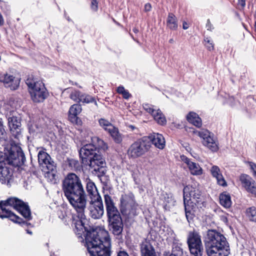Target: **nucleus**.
<instances>
[{"label": "nucleus", "mask_w": 256, "mask_h": 256, "mask_svg": "<svg viewBox=\"0 0 256 256\" xmlns=\"http://www.w3.org/2000/svg\"><path fill=\"white\" fill-rule=\"evenodd\" d=\"M132 30H133V32H134L135 34H138V33L139 32V30H138V28H137V27H134V28L132 29Z\"/></svg>", "instance_id": "6e6d98bb"}, {"label": "nucleus", "mask_w": 256, "mask_h": 256, "mask_svg": "<svg viewBox=\"0 0 256 256\" xmlns=\"http://www.w3.org/2000/svg\"><path fill=\"white\" fill-rule=\"evenodd\" d=\"M219 202L220 204L226 208L231 207L232 201L230 194L227 192H223L219 196Z\"/></svg>", "instance_id": "a878e982"}, {"label": "nucleus", "mask_w": 256, "mask_h": 256, "mask_svg": "<svg viewBox=\"0 0 256 256\" xmlns=\"http://www.w3.org/2000/svg\"><path fill=\"white\" fill-rule=\"evenodd\" d=\"M10 89L12 90H14L16 89L15 86H13L10 87Z\"/></svg>", "instance_id": "052dcab7"}, {"label": "nucleus", "mask_w": 256, "mask_h": 256, "mask_svg": "<svg viewBox=\"0 0 256 256\" xmlns=\"http://www.w3.org/2000/svg\"><path fill=\"white\" fill-rule=\"evenodd\" d=\"M82 108L79 104H75L71 106L68 110V119L74 124L78 126H82V120L78 117V115L82 112Z\"/></svg>", "instance_id": "a211bd4d"}, {"label": "nucleus", "mask_w": 256, "mask_h": 256, "mask_svg": "<svg viewBox=\"0 0 256 256\" xmlns=\"http://www.w3.org/2000/svg\"><path fill=\"white\" fill-rule=\"evenodd\" d=\"M189 130L186 128V130L189 132L195 134L202 139V142L204 146L208 147L212 152H216L218 150V144L214 139V134L206 129H202L200 130H196L193 128H189Z\"/></svg>", "instance_id": "9b49d317"}, {"label": "nucleus", "mask_w": 256, "mask_h": 256, "mask_svg": "<svg viewBox=\"0 0 256 256\" xmlns=\"http://www.w3.org/2000/svg\"><path fill=\"white\" fill-rule=\"evenodd\" d=\"M90 215L94 219H99L104 214V206L101 196L91 199L88 207Z\"/></svg>", "instance_id": "4468645a"}, {"label": "nucleus", "mask_w": 256, "mask_h": 256, "mask_svg": "<svg viewBox=\"0 0 256 256\" xmlns=\"http://www.w3.org/2000/svg\"><path fill=\"white\" fill-rule=\"evenodd\" d=\"M66 163L71 170L80 171L82 169V166L80 164L78 160H76L67 158Z\"/></svg>", "instance_id": "2f4dec72"}, {"label": "nucleus", "mask_w": 256, "mask_h": 256, "mask_svg": "<svg viewBox=\"0 0 256 256\" xmlns=\"http://www.w3.org/2000/svg\"><path fill=\"white\" fill-rule=\"evenodd\" d=\"M86 191L88 196L90 200L101 196L98 192L94 182L90 178L86 180Z\"/></svg>", "instance_id": "4be33fe9"}, {"label": "nucleus", "mask_w": 256, "mask_h": 256, "mask_svg": "<svg viewBox=\"0 0 256 256\" xmlns=\"http://www.w3.org/2000/svg\"><path fill=\"white\" fill-rule=\"evenodd\" d=\"M246 216L250 222H256V207L252 206L246 209Z\"/></svg>", "instance_id": "c9c22d12"}, {"label": "nucleus", "mask_w": 256, "mask_h": 256, "mask_svg": "<svg viewBox=\"0 0 256 256\" xmlns=\"http://www.w3.org/2000/svg\"><path fill=\"white\" fill-rule=\"evenodd\" d=\"M246 0H238L236 8L240 10H244L246 6Z\"/></svg>", "instance_id": "37998d69"}, {"label": "nucleus", "mask_w": 256, "mask_h": 256, "mask_svg": "<svg viewBox=\"0 0 256 256\" xmlns=\"http://www.w3.org/2000/svg\"><path fill=\"white\" fill-rule=\"evenodd\" d=\"M187 244L190 254L194 256H202L203 246L201 236L195 230L188 232Z\"/></svg>", "instance_id": "9d476101"}, {"label": "nucleus", "mask_w": 256, "mask_h": 256, "mask_svg": "<svg viewBox=\"0 0 256 256\" xmlns=\"http://www.w3.org/2000/svg\"><path fill=\"white\" fill-rule=\"evenodd\" d=\"M70 98L78 104L80 102L83 104H89L94 102L95 104H97L96 100L93 97L86 93H83L78 90H74L72 91L70 94Z\"/></svg>", "instance_id": "dca6fc26"}, {"label": "nucleus", "mask_w": 256, "mask_h": 256, "mask_svg": "<svg viewBox=\"0 0 256 256\" xmlns=\"http://www.w3.org/2000/svg\"><path fill=\"white\" fill-rule=\"evenodd\" d=\"M188 168L192 175L200 176L202 174L203 170L197 163L192 162L188 166Z\"/></svg>", "instance_id": "f704fd0d"}, {"label": "nucleus", "mask_w": 256, "mask_h": 256, "mask_svg": "<svg viewBox=\"0 0 256 256\" xmlns=\"http://www.w3.org/2000/svg\"><path fill=\"white\" fill-rule=\"evenodd\" d=\"M249 165L251 170L254 173V175L256 176V164L254 162H250Z\"/></svg>", "instance_id": "49530a36"}, {"label": "nucleus", "mask_w": 256, "mask_h": 256, "mask_svg": "<svg viewBox=\"0 0 256 256\" xmlns=\"http://www.w3.org/2000/svg\"><path fill=\"white\" fill-rule=\"evenodd\" d=\"M90 7L91 10L94 12H96L98 8V0H90Z\"/></svg>", "instance_id": "79ce46f5"}, {"label": "nucleus", "mask_w": 256, "mask_h": 256, "mask_svg": "<svg viewBox=\"0 0 256 256\" xmlns=\"http://www.w3.org/2000/svg\"><path fill=\"white\" fill-rule=\"evenodd\" d=\"M173 42H174V40H173V39H172V38H171V39H170V40H169V42H170V43L172 44V43Z\"/></svg>", "instance_id": "bf43d9fd"}, {"label": "nucleus", "mask_w": 256, "mask_h": 256, "mask_svg": "<svg viewBox=\"0 0 256 256\" xmlns=\"http://www.w3.org/2000/svg\"><path fill=\"white\" fill-rule=\"evenodd\" d=\"M11 209L16 210V198L10 197L7 200L0 202V218H7L14 223L16 215L12 212Z\"/></svg>", "instance_id": "f8f14e48"}, {"label": "nucleus", "mask_w": 256, "mask_h": 256, "mask_svg": "<svg viewBox=\"0 0 256 256\" xmlns=\"http://www.w3.org/2000/svg\"><path fill=\"white\" fill-rule=\"evenodd\" d=\"M154 106L148 104H143V108L144 110L148 113L150 114L152 116L156 112V110L154 108Z\"/></svg>", "instance_id": "a19ab883"}, {"label": "nucleus", "mask_w": 256, "mask_h": 256, "mask_svg": "<svg viewBox=\"0 0 256 256\" xmlns=\"http://www.w3.org/2000/svg\"><path fill=\"white\" fill-rule=\"evenodd\" d=\"M38 156V163L42 166L44 171L49 173L56 170V164L47 152L44 150H40Z\"/></svg>", "instance_id": "2eb2a0df"}, {"label": "nucleus", "mask_w": 256, "mask_h": 256, "mask_svg": "<svg viewBox=\"0 0 256 256\" xmlns=\"http://www.w3.org/2000/svg\"><path fill=\"white\" fill-rule=\"evenodd\" d=\"M26 231H27V232L28 233V234H31L32 233V232H30L29 230H27Z\"/></svg>", "instance_id": "680f3d73"}, {"label": "nucleus", "mask_w": 256, "mask_h": 256, "mask_svg": "<svg viewBox=\"0 0 256 256\" xmlns=\"http://www.w3.org/2000/svg\"><path fill=\"white\" fill-rule=\"evenodd\" d=\"M91 144H92L96 148V150L99 153L100 150L105 152L108 149L107 144L102 139L98 136H93L91 138Z\"/></svg>", "instance_id": "c85d7f7f"}, {"label": "nucleus", "mask_w": 256, "mask_h": 256, "mask_svg": "<svg viewBox=\"0 0 256 256\" xmlns=\"http://www.w3.org/2000/svg\"><path fill=\"white\" fill-rule=\"evenodd\" d=\"M189 27L188 24L186 22H184L182 23V28L184 30H187Z\"/></svg>", "instance_id": "864d4df0"}, {"label": "nucleus", "mask_w": 256, "mask_h": 256, "mask_svg": "<svg viewBox=\"0 0 256 256\" xmlns=\"http://www.w3.org/2000/svg\"><path fill=\"white\" fill-rule=\"evenodd\" d=\"M243 26H244V28L246 30H247L246 25L244 24H243Z\"/></svg>", "instance_id": "e2e57ef3"}, {"label": "nucleus", "mask_w": 256, "mask_h": 256, "mask_svg": "<svg viewBox=\"0 0 256 256\" xmlns=\"http://www.w3.org/2000/svg\"><path fill=\"white\" fill-rule=\"evenodd\" d=\"M192 198L195 200L197 203H198L202 201V192L196 186L188 184L184 188L183 199L192 200Z\"/></svg>", "instance_id": "f3484780"}, {"label": "nucleus", "mask_w": 256, "mask_h": 256, "mask_svg": "<svg viewBox=\"0 0 256 256\" xmlns=\"http://www.w3.org/2000/svg\"><path fill=\"white\" fill-rule=\"evenodd\" d=\"M167 27L172 30H176L178 28V22L176 17L172 13L168 14L166 20Z\"/></svg>", "instance_id": "7c9ffc66"}, {"label": "nucleus", "mask_w": 256, "mask_h": 256, "mask_svg": "<svg viewBox=\"0 0 256 256\" xmlns=\"http://www.w3.org/2000/svg\"><path fill=\"white\" fill-rule=\"evenodd\" d=\"M141 256H156L155 250L151 244L147 241L140 245Z\"/></svg>", "instance_id": "393cba45"}, {"label": "nucleus", "mask_w": 256, "mask_h": 256, "mask_svg": "<svg viewBox=\"0 0 256 256\" xmlns=\"http://www.w3.org/2000/svg\"><path fill=\"white\" fill-rule=\"evenodd\" d=\"M129 34H130V36L131 38L133 39V40L134 41H135L138 44L140 43L138 40V39L134 38V36L132 35V34L130 32H129Z\"/></svg>", "instance_id": "5fc2aeb1"}, {"label": "nucleus", "mask_w": 256, "mask_h": 256, "mask_svg": "<svg viewBox=\"0 0 256 256\" xmlns=\"http://www.w3.org/2000/svg\"><path fill=\"white\" fill-rule=\"evenodd\" d=\"M79 155L82 162L87 163L98 176H102L106 174L105 159L98 152L92 144L84 145L79 150Z\"/></svg>", "instance_id": "20e7f679"}, {"label": "nucleus", "mask_w": 256, "mask_h": 256, "mask_svg": "<svg viewBox=\"0 0 256 256\" xmlns=\"http://www.w3.org/2000/svg\"><path fill=\"white\" fill-rule=\"evenodd\" d=\"M210 172L212 177L216 178L218 184L224 187L227 186L226 182L218 166H213L210 170Z\"/></svg>", "instance_id": "5701e85b"}, {"label": "nucleus", "mask_w": 256, "mask_h": 256, "mask_svg": "<svg viewBox=\"0 0 256 256\" xmlns=\"http://www.w3.org/2000/svg\"><path fill=\"white\" fill-rule=\"evenodd\" d=\"M99 124L106 131L108 132V128H111L114 126L107 120L101 118L98 120Z\"/></svg>", "instance_id": "58836bf2"}, {"label": "nucleus", "mask_w": 256, "mask_h": 256, "mask_svg": "<svg viewBox=\"0 0 256 256\" xmlns=\"http://www.w3.org/2000/svg\"><path fill=\"white\" fill-rule=\"evenodd\" d=\"M116 256H130L128 253L124 250H120L117 253Z\"/></svg>", "instance_id": "603ef678"}, {"label": "nucleus", "mask_w": 256, "mask_h": 256, "mask_svg": "<svg viewBox=\"0 0 256 256\" xmlns=\"http://www.w3.org/2000/svg\"><path fill=\"white\" fill-rule=\"evenodd\" d=\"M108 226L110 231L118 238H122L124 229V223L118 208L112 199L108 194L104 195Z\"/></svg>", "instance_id": "423d86ee"}, {"label": "nucleus", "mask_w": 256, "mask_h": 256, "mask_svg": "<svg viewBox=\"0 0 256 256\" xmlns=\"http://www.w3.org/2000/svg\"><path fill=\"white\" fill-rule=\"evenodd\" d=\"M6 133L4 128L3 125L1 122H0V140L4 139L5 138Z\"/></svg>", "instance_id": "c03bdc74"}, {"label": "nucleus", "mask_w": 256, "mask_h": 256, "mask_svg": "<svg viewBox=\"0 0 256 256\" xmlns=\"http://www.w3.org/2000/svg\"><path fill=\"white\" fill-rule=\"evenodd\" d=\"M254 32L256 34V21H254Z\"/></svg>", "instance_id": "4d7b16f0"}, {"label": "nucleus", "mask_w": 256, "mask_h": 256, "mask_svg": "<svg viewBox=\"0 0 256 256\" xmlns=\"http://www.w3.org/2000/svg\"><path fill=\"white\" fill-rule=\"evenodd\" d=\"M17 212L26 220H24L17 216V224L22 226L28 227V226H31V224L28 222L32 219L31 210L28 203L17 198Z\"/></svg>", "instance_id": "ddd939ff"}, {"label": "nucleus", "mask_w": 256, "mask_h": 256, "mask_svg": "<svg viewBox=\"0 0 256 256\" xmlns=\"http://www.w3.org/2000/svg\"><path fill=\"white\" fill-rule=\"evenodd\" d=\"M64 196L77 212L72 216L73 223L76 226H82V222H87L84 214L86 195L80 178L74 173H68L62 182Z\"/></svg>", "instance_id": "f257e3e1"}, {"label": "nucleus", "mask_w": 256, "mask_h": 256, "mask_svg": "<svg viewBox=\"0 0 256 256\" xmlns=\"http://www.w3.org/2000/svg\"><path fill=\"white\" fill-rule=\"evenodd\" d=\"M138 207V204L132 192H130L122 194L119 208L120 212L124 216L132 218L136 216Z\"/></svg>", "instance_id": "6e6552de"}, {"label": "nucleus", "mask_w": 256, "mask_h": 256, "mask_svg": "<svg viewBox=\"0 0 256 256\" xmlns=\"http://www.w3.org/2000/svg\"><path fill=\"white\" fill-rule=\"evenodd\" d=\"M1 1H2V0H0V2H1Z\"/></svg>", "instance_id": "0e129e2a"}, {"label": "nucleus", "mask_w": 256, "mask_h": 256, "mask_svg": "<svg viewBox=\"0 0 256 256\" xmlns=\"http://www.w3.org/2000/svg\"><path fill=\"white\" fill-rule=\"evenodd\" d=\"M154 120L158 124L164 126L166 124V120L164 115L160 109L156 110V112L152 115Z\"/></svg>", "instance_id": "72a5a7b5"}, {"label": "nucleus", "mask_w": 256, "mask_h": 256, "mask_svg": "<svg viewBox=\"0 0 256 256\" xmlns=\"http://www.w3.org/2000/svg\"><path fill=\"white\" fill-rule=\"evenodd\" d=\"M186 120L197 128H200L202 126V120L199 116L195 112H190L186 116Z\"/></svg>", "instance_id": "bb28decb"}, {"label": "nucleus", "mask_w": 256, "mask_h": 256, "mask_svg": "<svg viewBox=\"0 0 256 256\" xmlns=\"http://www.w3.org/2000/svg\"><path fill=\"white\" fill-rule=\"evenodd\" d=\"M8 126L10 130L14 136H16V116L14 111L10 112L8 114ZM16 137V136H14Z\"/></svg>", "instance_id": "c756f323"}, {"label": "nucleus", "mask_w": 256, "mask_h": 256, "mask_svg": "<svg viewBox=\"0 0 256 256\" xmlns=\"http://www.w3.org/2000/svg\"><path fill=\"white\" fill-rule=\"evenodd\" d=\"M184 204L186 218L188 222L193 221L196 216V204L192 200H184Z\"/></svg>", "instance_id": "aec40b11"}, {"label": "nucleus", "mask_w": 256, "mask_h": 256, "mask_svg": "<svg viewBox=\"0 0 256 256\" xmlns=\"http://www.w3.org/2000/svg\"><path fill=\"white\" fill-rule=\"evenodd\" d=\"M206 28L208 30L212 31L214 28L212 24L210 19H208L206 22Z\"/></svg>", "instance_id": "09e8293b"}, {"label": "nucleus", "mask_w": 256, "mask_h": 256, "mask_svg": "<svg viewBox=\"0 0 256 256\" xmlns=\"http://www.w3.org/2000/svg\"><path fill=\"white\" fill-rule=\"evenodd\" d=\"M17 170H24L26 158L21 147L17 143Z\"/></svg>", "instance_id": "cd10ccee"}, {"label": "nucleus", "mask_w": 256, "mask_h": 256, "mask_svg": "<svg viewBox=\"0 0 256 256\" xmlns=\"http://www.w3.org/2000/svg\"><path fill=\"white\" fill-rule=\"evenodd\" d=\"M58 217L65 223L66 224H68V222L70 220H72V216L74 215H76V214H72V218L68 217L66 212V211L60 210L58 212ZM72 224H74V230H75L76 227L74 224L73 223V220H72Z\"/></svg>", "instance_id": "4c0bfd02"}, {"label": "nucleus", "mask_w": 256, "mask_h": 256, "mask_svg": "<svg viewBox=\"0 0 256 256\" xmlns=\"http://www.w3.org/2000/svg\"><path fill=\"white\" fill-rule=\"evenodd\" d=\"M113 20V21L116 23V24L118 25H120V24L114 18L112 19Z\"/></svg>", "instance_id": "13d9d810"}, {"label": "nucleus", "mask_w": 256, "mask_h": 256, "mask_svg": "<svg viewBox=\"0 0 256 256\" xmlns=\"http://www.w3.org/2000/svg\"><path fill=\"white\" fill-rule=\"evenodd\" d=\"M240 180L248 192L256 196V182L250 176L246 174H242L240 176Z\"/></svg>", "instance_id": "6ab92c4d"}, {"label": "nucleus", "mask_w": 256, "mask_h": 256, "mask_svg": "<svg viewBox=\"0 0 256 256\" xmlns=\"http://www.w3.org/2000/svg\"><path fill=\"white\" fill-rule=\"evenodd\" d=\"M28 92L33 102H42L49 96L44 84L39 78L33 75H30L26 80Z\"/></svg>", "instance_id": "0eeeda50"}, {"label": "nucleus", "mask_w": 256, "mask_h": 256, "mask_svg": "<svg viewBox=\"0 0 256 256\" xmlns=\"http://www.w3.org/2000/svg\"><path fill=\"white\" fill-rule=\"evenodd\" d=\"M146 138L149 140L150 148L152 146V144H153L156 148L160 150H162L165 147V139L162 134L153 133L149 136L146 137Z\"/></svg>", "instance_id": "412c9836"}, {"label": "nucleus", "mask_w": 256, "mask_h": 256, "mask_svg": "<svg viewBox=\"0 0 256 256\" xmlns=\"http://www.w3.org/2000/svg\"><path fill=\"white\" fill-rule=\"evenodd\" d=\"M126 90H125L124 88L122 86H118L116 88V92L118 94H122L124 92H125Z\"/></svg>", "instance_id": "8fccbe9b"}, {"label": "nucleus", "mask_w": 256, "mask_h": 256, "mask_svg": "<svg viewBox=\"0 0 256 256\" xmlns=\"http://www.w3.org/2000/svg\"><path fill=\"white\" fill-rule=\"evenodd\" d=\"M182 244L180 240L174 238L172 244V252L168 256H186L182 248Z\"/></svg>", "instance_id": "b1692460"}, {"label": "nucleus", "mask_w": 256, "mask_h": 256, "mask_svg": "<svg viewBox=\"0 0 256 256\" xmlns=\"http://www.w3.org/2000/svg\"><path fill=\"white\" fill-rule=\"evenodd\" d=\"M122 98L124 99L128 100V99L130 96H132V95L128 90H125L122 94Z\"/></svg>", "instance_id": "de8ad7c7"}, {"label": "nucleus", "mask_w": 256, "mask_h": 256, "mask_svg": "<svg viewBox=\"0 0 256 256\" xmlns=\"http://www.w3.org/2000/svg\"><path fill=\"white\" fill-rule=\"evenodd\" d=\"M148 141L145 136L134 142L127 150L128 158L134 160L146 154L150 149V143Z\"/></svg>", "instance_id": "1a4fd4ad"}, {"label": "nucleus", "mask_w": 256, "mask_h": 256, "mask_svg": "<svg viewBox=\"0 0 256 256\" xmlns=\"http://www.w3.org/2000/svg\"><path fill=\"white\" fill-rule=\"evenodd\" d=\"M116 144H120L122 140L121 134L117 128L113 126L110 129L108 128V132Z\"/></svg>", "instance_id": "473e14b6"}, {"label": "nucleus", "mask_w": 256, "mask_h": 256, "mask_svg": "<svg viewBox=\"0 0 256 256\" xmlns=\"http://www.w3.org/2000/svg\"><path fill=\"white\" fill-rule=\"evenodd\" d=\"M204 45L206 47L208 50L210 52L214 50V44L210 38H204Z\"/></svg>", "instance_id": "ea45409f"}, {"label": "nucleus", "mask_w": 256, "mask_h": 256, "mask_svg": "<svg viewBox=\"0 0 256 256\" xmlns=\"http://www.w3.org/2000/svg\"><path fill=\"white\" fill-rule=\"evenodd\" d=\"M181 160L182 162H184L185 164H186L188 166V167L190 164L192 162L190 160L189 158L186 156L184 155H182L180 156Z\"/></svg>", "instance_id": "a18cd8bd"}, {"label": "nucleus", "mask_w": 256, "mask_h": 256, "mask_svg": "<svg viewBox=\"0 0 256 256\" xmlns=\"http://www.w3.org/2000/svg\"><path fill=\"white\" fill-rule=\"evenodd\" d=\"M84 222L82 226H76L74 232L85 240V246L92 256H110L111 241L108 232L100 228H92Z\"/></svg>", "instance_id": "f03ea898"}, {"label": "nucleus", "mask_w": 256, "mask_h": 256, "mask_svg": "<svg viewBox=\"0 0 256 256\" xmlns=\"http://www.w3.org/2000/svg\"><path fill=\"white\" fill-rule=\"evenodd\" d=\"M16 143L10 141L4 149V156L0 154V181L10 186L14 182V174L16 168Z\"/></svg>", "instance_id": "7ed1b4c3"}, {"label": "nucleus", "mask_w": 256, "mask_h": 256, "mask_svg": "<svg viewBox=\"0 0 256 256\" xmlns=\"http://www.w3.org/2000/svg\"><path fill=\"white\" fill-rule=\"evenodd\" d=\"M204 242L208 256H228L230 246L226 237L214 230L207 231Z\"/></svg>", "instance_id": "39448f33"}, {"label": "nucleus", "mask_w": 256, "mask_h": 256, "mask_svg": "<svg viewBox=\"0 0 256 256\" xmlns=\"http://www.w3.org/2000/svg\"><path fill=\"white\" fill-rule=\"evenodd\" d=\"M14 78V76L8 74L0 76V80L4 83L7 86H10V84L13 82Z\"/></svg>", "instance_id": "e433bc0d"}, {"label": "nucleus", "mask_w": 256, "mask_h": 256, "mask_svg": "<svg viewBox=\"0 0 256 256\" xmlns=\"http://www.w3.org/2000/svg\"><path fill=\"white\" fill-rule=\"evenodd\" d=\"M152 10V5L150 3L148 2L145 4L144 7V10L145 12H148Z\"/></svg>", "instance_id": "3c124183"}]
</instances>
